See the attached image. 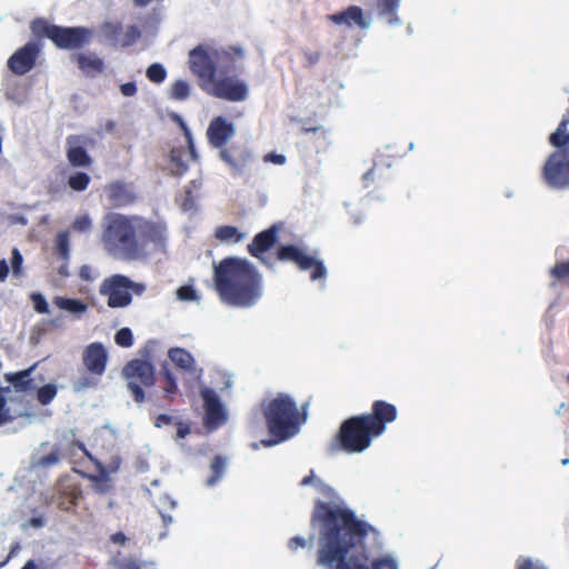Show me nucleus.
Segmentation results:
<instances>
[{"label": "nucleus", "instance_id": "31", "mask_svg": "<svg viewBox=\"0 0 569 569\" xmlns=\"http://www.w3.org/2000/svg\"><path fill=\"white\" fill-rule=\"evenodd\" d=\"M54 251L59 259L68 260L70 253V234L69 231H60L54 239Z\"/></svg>", "mask_w": 569, "mask_h": 569}, {"label": "nucleus", "instance_id": "44", "mask_svg": "<svg viewBox=\"0 0 569 569\" xmlns=\"http://www.w3.org/2000/svg\"><path fill=\"white\" fill-rule=\"evenodd\" d=\"M22 263L23 257L19 249L13 248L12 257H11V268L14 277H20L22 274Z\"/></svg>", "mask_w": 569, "mask_h": 569}, {"label": "nucleus", "instance_id": "35", "mask_svg": "<svg viewBox=\"0 0 569 569\" xmlns=\"http://www.w3.org/2000/svg\"><path fill=\"white\" fill-rule=\"evenodd\" d=\"M91 179L86 172H76L68 178V186L74 191H84Z\"/></svg>", "mask_w": 569, "mask_h": 569}, {"label": "nucleus", "instance_id": "45", "mask_svg": "<svg viewBox=\"0 0 569 569\" xmlns=\"http://www.w3.org/2000/svg\"><path fill=\"white\" fill-rule=\"evenodd\" d=\"M31 300L33 302L34 310L38 313H48L49 305L46 298L41 293H32Z\"/></svg>", "mask_w": 569, "mask_h": 569}, {"label": "nucleus", "instance_id": "63", "mask_svg": "<svg viewBox=\"0 0 569 569\" xmlns=\"http://www.w3.org/2000/svg\"><path fill=\"white\" fill-rule=\"evenodd\" d=\"M90 272H91L90 268L88 266H83L80 268L79 274H80L81 279L90 280L91 279Z\"/></svg>", "mask_w": 569, "mask_h": 569}, {"label": "nucleus", "instance_id": "3", "mask_svg": "<svg viewBox=\"0 0 569 569\" xmlns=\"http://www.w3.org/2000/svg\"><path fill=\"white\" fill-rule=\"evenodd\" d=\"M213 284L220 300L248 308L261 296V276L247 259L227 257L213 266Z\"/></svg>", "mask_w": 569, "mask_h": 569}, {"label": "nucleus", "instance_id": "50", "mask_svg": "<svg viewBox=\"0 0 569 569\" xmlns=\"http://www.w3.org/2000/svg\"><path fill=\"white\" fill-rule=\"evenodd\" d=\"M311 483H315V486L320 490V492H321V493H322V495L328 499V501H327V502H329V501H330V498H328V497L322 492V490L320 489V486H319V483H323L325 486H327V483H325V482H323V481H321L320 479H316V480H315V472H313V470H310L309 475H308V476H306V477H303V478H302V480H301V482H300V485H301V486H303V487H305V486H309V485H311ZM328 487H330V486L328 485Z\"/></svg>", "mask_w": 569, "mask_h": 569}, {"label": "nucleus", "instance_id": "22", "mask_svg": "<svg viewBox=\"0 0 569 569\" xmlns=\"http://www.w3.org/2000/svg\"><path fill=\"white\" fill-rule=\"evenodd\" d=\"M328 20L335 24H345L349 28L358 27L367 29L369 22L366 20L363 10L358 6H350L346 10L328 16Z\"/></svg>", "mask_w": 569, "mask_h": 569}, {"label": "nucleus", "instance_id": "47", "mask_svg": "<svg viewBox=\"0 0 569 569\" xmlns=\"http://www.w3.org/2000/svg\"><path fill=\"white\" fill-rule=\"evenodd\" d=\"M371 567L372 569H398L397 562L389 557L373 560Z\"/></svg>", "mask_w": 569, "mask_h": 569}, {"label": "nucleus", "instance_id": "13", "mask_svg": "<svg viewBox=\"0 0 569 569\" xmlns=\"http://www.w3.org/2000/svg\"><path fill=\"white\" fill-rule=\"evenodd\" d=\"M212 84L210 93L216 98L228 100V101H243L248 97V88L243 81H240L233 77H223L210 81Z\"/></svg>", "mask_w": 569, "mask_h": 569}, {"label": "nucleus", "instance_id": "51", "mask_svg": "<svg viewBox=\"0 0 569 569\" xmlns=\"http://www.w3.org/2000/svg\"><path fill=\"white\" fill-rule=\"evenodd\" d=\"M56 565L52 563H46L44 560H40L39 566L36 563L34 560H28L24 566L21 569H54Z\"/></svg>", "mask_w": 569, "mask_h": 569}, {"label": "nucleus", "instance_id": "6", "mask_svg": "<svg viewBox=\"0 0 569 569\" xmlns=\"http://www.w3.org/2000/svg\"><path fill=\"white\" fill-rule=\"evenodd\" d=\"M362 415L346 419L335 438L336 446L348 453H359L368 449L378 436Z\"/></svg>", "mask_w": 569, "mask_h": 569}, {"label": "nucleus", "instance_id": "56", "mask_svg": "<svg viewBox=\"0 0 569 569\" xmlns=\"http://www.w3.org/2000/svg\"><path fill=\"white\" fill-rule=\"evenodd\" d=\"M120 91L126 97H132L137 93V86L134 82H126L121 84Z\"/></svg>", "mask_w": 569, "mask_h": 569}, {"label": "nucleus", "instance_id": "24", "mask_svg": "<svg viewBox=\"0 0 569 569\" xmlns=\"http://www.w3.org/2000/svg\"><path fill=\"white\" fill-rule=\"evenodd\" d=\"M158 381L159 387L163 391V398L168 402H172L174 400L176 395L178 393V382L177 377L168 362H163L161 365Z\"/></svg>", "mask_w": 569, "mask_h": 569}, {"label": "nucleus", "instance_id": "10", "mask_svg": "<svg viewBox=\"0 0 569 569\" xmlns=\"http://www.w3.org/2000/svg\"><path fill=\"white\" fill-rule=\"evenodd\" d=\"M91 37L92 32L84 27L57 26L51 41L58 49L78 50L87 46Z\"/></svg>", "mask_w": 569, "mask_h": 569}, {"label": "nucleus", "instance_id": "29", "mask_svg": "<svg viewBox=\"0 0 569 569\" xmlns=\"http://www.w3.org/2000/svg\"><path fill=\"white\" fill-rule=\"evenodd\" d=\"M183 153L182 148H172L170 151V170L173 176L181 177L188 171V164L183 160Z\"/></svg>", "mask_w": 569, "mask_h": 569}, {"label": "nucleus", "instance_id": "57", "mask_svg": "<svg viewBox=\"0 0 569 569\" xmlns=\"http://www.w3.org/2000/svg\"><path fill=\"white\" fill-rule=\"evenodd\" d=\"M173 418L169 415H166V413H161L159 416H157L156 420H154V426L158 427V428H161L163 426H168L172 422Z\"/></svg>", "mask_w": 569, "mask_h": 569}, {"label": "nucleus", "instance_id": "48", "mask_svg": "<svg viewBox=\"0 0 569 569\" xmlns=\"http://www.w3.org/2000/svg\"><path fill=\"white\" fill-rule=\"evenodd\" d=\"M91 227V219L88 216H79L72 222V228L78 231H87Z\"/></svg>", "mask_w": 569, "mask_h": 569}, {"label": "nucleus", "instance_id": "40", "mask_svg": "<svg viewBox=\"0 0 569 569\" xmlns=\"http://www.w3.org/2000/svg\"><path fill=\"white\" fill-rule=\"evenodd\" d=\"M141 38V31L137 26H129L120 39L122 47H130Z\"/></svg>", "mask_w": 569, "mask_h": 569}, {"label": "nucleus", "instance_id": "14", "mask_svg": "<svg viewBox=\"0 0 569 569\" xmlns=\"http://www.w3.org/2000/svg\"><path fill=\"white\" fill-rule=\"evenodd\" d=\"M40 50L38 42L29 41L9 58L8 68L14 74H26L34 67Z\"/></svg>", "mask_w": 569, "mask_h": 569}, {"label": "nucleus", "instance_id": "7", "mask_svg": "<svg viewBox=\"0 0 569 569\" xmlns=\"http://www.w3.org/2000/svg\"><path fill=\"white\" fill-rule=\"evenodd\" d=\"M127 388L134 402L142 403L146 400L144 388L153 387L157 377L154 366L143 359H132L122 368Z\"/></svg>", "mask_w": 569, "mask_h": 569}, {"label": "nucleus", "instance_id": "32", "mask_svg": "<svg viewBox=\"0 0 569 569\" xmlns=\"http://www.w3.org/2000/svg\"><path fill=\"white\" fill-rule=\"evenodd\" d=\"M56 24H50L44 19L38 18L31 22V31L39 38H48L52 40V33H54Z\"/></svg>", "mask_w": 569, "mask_h": 569}, {"label": "nucleus", "instance_id": "33", "mask_svg": "<svg viewBox=\"0 0 569 569\" xmlns=\"http://www.w3.org/2000/svg\"><path fill=\"white\" fill-rule=\"evenodd\" d=\"M103 36L114 42H120V36L122 33V24L119 21H106L100 28Z\"/></svg>", "mask_w": 569, "mask_h": 569}, {"label": "nucleus", "instance_id": "49", "mask_svg": "<svg viewBox=\"0 0 569 569\" xmlns=\"http://www.w3.org/2000/svg\"><path fill=\"white\" fill-rule=\"evenodd\" d=\"M97 386V381H94L90 377H81L73 383V389L76 391H82L88 388H92Z\"/></svg>", "mask_w": 569, "mask_h": 569}, {"label": "nucleus", "instance_id": "28", "mask_svg": "<svg viewBox=\"0 0 569 569\" xmlns=\"http://www.w3.org/2000/svg\"><path fill=\"white\" fill-rule=\"evenodd\" d=\"M54 303L58 308L66 310L74 316H81L88 309L87 303L79 299L57 297Z\"/></svg>", "mask_w": 569, "mask_h": 569}, {"label": "nucleus", "instance_id": "25", "mask_svg": "<svg viewBox=\"0 0 569 569\" xmlns=\"http://www.w3.org/2000/svg\"><path fill=\"white\" fill-rule=\"evenodd\" d=\"M73 61L77 62L78 68L87 77H97L102 73L104 69V62L96 53H77L72 57Z\"/></svg>", "mask_w": 569, "mask_h": 569}, {"label": "nucleus", "instance_id": "58", "mask_svg": "<svg viewBox=\"0 0 569 569\" xmlns=\"http://www.w3.org/2000/svg\"><path fill=\"white\" fill-rule=\"evenodd\" d=\"M171 118H172V119L178 123V126L181 128V130L183 131V133H184V136H186L187 140H190V134H191V132H190V130H189V128H188L187 123L183 121V119H182L179 114H172V117H171Z\"/></svg>", "mask_w": 569, "mask_h": 569}, {"label": "nucleus", "instance_id": "5", "mask_svg": "<svg viewBox=\"0 0 569 569\" xmlns=\"http://www.w3.org/2000/svg\"><path fill=\"white\" fill-rule=\"evenodd\" d=\"M569 117L559 122L557 129L549 136V143L557 150L551 152L541 170L543 182L557 190L569 189Z\"/></svg>", "mask_w": 569, "mask_h": 569}, {"label": "nucleus", "instance_id": "2", "mask_svg": "<svg viewBox=\"0 0 569 569\" xmlns=\"http://www.w3.org/2000/svg\"><path fill=\"white\" fill-rule=\"evenodd\" d=\"M101 241L106 250L123 259H138L148 243L164 247L167 234L162 223L141 216L108 213L103 219Z\"/></svg>", "mask_w": 569, "mask_h": 569}, {"label": "nucleus", "instance_id": "62", "mask_svg": "<svg viewBox=\"0 0 569 569\" xmlns=\"http://www.w3.org/2000/svg\"><path fill=\"white\" fill-rule=\"evenodd\" d=\"M227 54L232 58H242L243 57L242 49L239 47H231L229 49V51H227Z\"/></svg>", "mask_w": 569, "mask_h": 569}, {"label": "nucleus", "instance_id": "43", "mask_svg": "<svg viewBox=\"0 0 569 569\" xmlns=\"http://www.w3.org/2000/svg\"><path fill=\"white\" fill-rule=\"evenodd\" d=\"M177 297L182 301H196L199 299L197 291L192 286H181L177 290Z\"/></svg>", "mask_w": 569, "mask_h": 569}, {"label": "nucleus", "instance_id": "26", "mask_svg": "<svg viewBox=\"0 0 569 569\" xmlns=\"http://www.w3.org/2000/svg\"><path fill=\"white\" fill-rule=\"evenodd\" d=\"M36 366L28 369L4 375L6 381L10 382L17 392H31L36 389L33 379L30 377Z\"/></svg>", "mask_w": 569, "mask_h": 569}, {"label": "nucleus", "instance_id": "8", "mask_svg": "<svg viewBox=\"0 0 569 569\" xmlns=\"http://www.w3.org/2000/svg\"><path fill=\"white\" fill-rule=\"evenodd\" d=\"M144 286L132 281L123 274H112L100 284L99 292L108 298V307L124 308L132 301V293L141 295Z\"/></svg>", "mask_w": 569, "mask_h": 569}, {"label": "nucleus", "instance_id": "21", "mask_svg": "<svg viewBox=\"0 0 569 569\" xmlns=\"http://www.w3.org/2000/svg\"><path fill=\"white\" fill-rule=\"evenodd\" d=\"M280 228L272 224L270 228L257 233L252 242L248 244V252L260 260H263V253L270 250L277 242Z\"/></svg>", "mask_w": 569, "mask_h": 569}, {"label": "nucleus", "instance_id": "53", "mask_svg": "<svg viewBox=\"0 0 569 569\" xmlns=\"http://www.w3.org/2000/svg\"><path fill=\"white\" fill-rule=\"evenodd\" d=\"M59 461L58 452H50L40 458L39 465L42 467H50L56 465Z\"/></svg>", "mask_w": 569, "mask_h": 569}, {"label": "nucleus", "instance_id": "61", "mask_svg": "<svg viewBox=\"0 0 569 569\" xmlns=\"http://www.w3.org/2000/svg\"><path fill=\"white\" fill-rule=\"evenodd\" d=\"M302 131H303L305 133H310V132H312V133H317V132H320L325 139H326V137H327V131H326V130H323L321 127H305V128L302 129Z\"/></svg>", "mask_w": 569, "mask_h": 569}, {"label": "nucleus", "instance_id": "4", "mask_svg": "<svg viewBox=\"0 0 569 569\" xmlns=\"http://www.w3.org/2000/svg\"><path fill=\"white\" fill-rule=\"evenodd\" d=\"M263 417L273 440L266 445L286 441L299 431L301 423L296 401L286 393H278L273 399L262 405Z\"/></svg>", "mask_w": 569, "mask_h": 569}, {"label": "nucleus", "instance_id": "9", "mask_svg": "<svg viewBox=\"0 0 569 569\" xmlns=\"http://www.w3.org/2000/svg\"><path fill=\"white\" fill-rule=\"evenodd\" d=\"M277 258L280 261L293 262L300 270H310V279L312 281L323 279L327 276V269L323 262L308 253L295 244H283L277 250Z\"/></svg>", "mask_w": 569, "mask_h": 569}, {"label": "nucleus", "instance_id": "36", "mask_svg": "<svg viewBox=\"0 0 569 569\" xmlns=\"http://www.w3.org/2000/svg\"><path fill=\"white\" fill-rule=\"evenodd\" d=\"M226 468V460L221 456H214L210 469L212 471V476L208 479V485H214L222 476Z\"/></svg>", "mask_w": 569, "mask_h": 569}, {"label": "nucleus", "instance_id": "55", "mask_svg": "<svg viewBox=\"0 0 569 569\" xmlns=\"http://www.w3.org/2000/svg\"><path fill=\"white\" fill-rule=\"evenodd\" d=\"M266 162H272L274 164H283L286 162V157L283 154L269 152L264 156Z\"/></svg>", "mask_w": 569, "mask_h": 569}, {"label": "nucleus", "instance_id": "20", "mask_svg": "<svg viewBox=\"0 0 569 569\" xmlns=\"http://www.w3.org/2000/svg\"><path fill=\"white\" fill-rule=\"evenodd\" d=\"M236 132L234 126L232 122L228 121L226 118L219 116L214 117L207 129V137L209 143L213 148L221 149L226 147L229 139L233 137Z\"/></svg>", "mask_w": 569, "mask_h": 569}, {"label": "nucleus", "instance_id": "54", "mask_svg": "<svg viewBox=\"0 0 569 569\" xmlns=\"http://www.w3.org/2000/svg\"><path fill=\"white\" fill-rule=\"evenodd\" d=\"M303 56L307 60L308 67H313L317 64L321 58V52L319 51H311V50H305Z\"/></svg>", "mask_w": 569, "mask_h": 569}, {"label": "nucleus", "instance_id": "37", "mask_svg": "<svg viewBox=\"0 0 569 569\" xmlns=\"http://www.w3.org/2000/svg\"><path fill=\"white\" fill-rule=\"evenodd\" d=\"M57 391L58 390L54 385L47 383L38 389L37 399L43 406L49 405L57 396Z\"/></svg>", "mask_w": 569, "mask_h": 569}, {"label": "nucleus", "instance_id": "38", "mask_svg": "<svg viewBox=\"0 0 569 569\" xmlns=\"http://www.w3.org/2000/svg\"><path fill=\"white\" fill-rule=\"evenodd\" d=\"M515 569H549L541 560L520 556L517 558Z\"/></svg>", "mask_w": 569, "mask_h": 569}, {"label": "nucleus", "instance_id": "52", "mask_svg": "<svg viewBox=\"0 0 569 569\" xmlns=\"http://www.w3.org/2000/svg\"><path fill=\"white\" fill-rule=\"evenodd\" d=\"M308 545V541L307 539H305L303 537H300V536H296V537H292L289 541H288V547L292 550V551H296L298 550L299 548H306Z\"/></svg>", "mask_w": 569, "mask_h": 569}, {"label": "nucleus", "instance_id": "17", "mask_svg": "<svg viewBox=\"0 0 569 569\" xmlns=\"http://www.w3.org/2000/svg\"><path fill=\"white\" fill-rule=\"evenodd\" d=\"M82 362L86 370L94 377H101L107 368L108 352L101 342L88 345L82 352Z\"/></svg>", "mask_w": 569, "mask_h": 569}, {"label": "nucleus", "instance_id": "59", "mask_svg": "<svg viewBox=\"0 0 569 569\" xmlns=\"http://www.w3.org/2000/svg\"><path fill=\"white\" fill-rule=\"evenodd\" d=\"M110 541H111L112 543H114V545L124 546V545H126V542L128 541V538H127V536H126L123 532L118 531V532L112 533V535L110 536Z\"/></svg>", "mask_w": 569, "mask_h": 569}, {"label": "nucleus", "instance_id": "34", "mask_svg": "<svg viewBox=\"0 0 569 569\" xmlns=\"http://www.w3.org/2000/svg\"><path fill=\"white\" fill-rule=\"evenodd\" d=\"M190 96V86L186 80H177L171 84L170 98L183 101Z\"/></svg>", "mask_w": 569, "mask_h": 569}, {"label": "nucleus", "instance_id": "12", "mask_svg": "<svg viewBox=\"0 0 569 569\" xmlns=\"http://www.w3.org/2000/svg\"><path fill=\"white\" fill-rule=\"evenodd\" d=\"M168 358L186 381H198L202 369L198 367L194 357L184 348L172 347L168 350Z\"/></svg>", "mask_w": 569, "mask_h": 569}, {"label": "nucleus", "instance_id": "23", "mask_svg": "<svg viewBox=\"0 0 569 569\" xmlns=\"http://www.w3.org/2000/svg\"><path fill=\"white\" fill-rule=\"evenodd\" d=\"M106 191L110 204L116 208L130 206L137 199L134 192L122 181L109 183Z\"/></svg>", "mask_w": 569, "mask_h": 569}, {"label": "nucleus", "instance_id": "30", "mask_svg": "<svg viewBox=\"0 0 569 569\" xmlns=\"http://www.w3.org/2000/svg\"><path fill=\"white\" fill-rule=\"evenodd\" d=\"M214 237L221 242H240L243 239L237 227L233 226H220L214 231Z\"/></svg>", "mask_w": 569, "mask_h": 569}, {"label": "nucleus", "instance_id": "16", "mask_svg": "<svg viewBox=\"0 0 569 569\" xmlns=\"http://www.w3.org/2000/svg\"><path fill=\"white\" fill-rule=\"evenodd\" d=\"M219 157L230 167L234 176L242 174L252 161V153L244 144L223 147L220 149Z\"/></svg>", "mask_w": 569, "mask_h": 569}, {"label": "nucleus", "instance_id": "42", "mask_svg": "<svg viewBox=\"0 0 569 569\" xmlns=\"http://www.w3.org/2000/svg\"><path fill=\"white\" fill-rule=\"evenodd\" d=\"M550 273L557 280L569 279V261L556 263L551 268Z\"/></svg>", "mask_w": 569, "mask_h": 569}, {"label": "nucleus", "instance_id": "15", "mask_svg": "<svg viewBox=\"0 0 569 569\" xmlns=\"http://www.w3.org/2000/svg\"><path fill=\"white\" fill-rule=\"evenodd\" d=\"M201 398L203 400L206 426L209 428H218L226 423L227 413L217 392L206 388L201 390Z\"/></svg>", "mask_w": 569, "mask_h": 569}, {"label": "nucleus", "instance_id": "39", "mask_svg": "<svg viewBox=\"0 0 569 569\" xmlns=\"http://www.w3.org/2000/svg\"><path fill=\"white\" fill-rule=\"evenodd\" d=\"M147 78L153 83H161L167 77L164 67L160 63H152L146 71Z\"/></svg>", "mask_w": 569, "mask_h": 569}, {"label": "nucleus", "instance_id": "60", "mask_svg": "<svg viewBox=\"0 0 569 569\" xmlns=\"http://www.w3.org/2000/svg\"><path fill=\"white\" fill-rule=\"evenodd\" d=\"M9 273V266L4 259L0 260V281H4Z\"/></svg>", "mask_w": 569, "mask_h": 569}, {"label": "nucleus", "instance_id": "27", "mask_svg": "<svg viewBox=\"0 0 569 569\" xmlns=\"http://www.w3.org/2000/svg\"><path fill=\"white\" fill-rule=\"evenodd\" d=\"M401 0H377L376 7L380 17H385L389 24L400 22L397 10Z\"/></svg>", "mask_w": 569, "mask_h": 569}, {"label": "nucleus", "instance_id": "41", "mask_svg": "<svg viewBox=\"0 0 569 569\" xmlns=\"http://www.w3.org/2000/svg\"><path fill=\"white\" fill-rule=\"evenodd\" d=\"M114 341L118 346L129 348L133 345L132 331L129 328H121L114 336Z\"/></svg>", "mask_w": 569, "mask_h": 569}, {"label": "nucleus", "instance_id": "11", "mask_svg": "<svg viewBox=\"0 0 569 569\" xmlns=\"http://www.w3.org/2000/svg\"><path fill=\"white\" fill-rule=\"evenodd\" d=\"M361 415L367 418V422L379 437L386 431L387 426L397 419L398 409L395 405L385 400H375L371 405V411Z\"/></svg>", "mask_w": 569, "mask_h": 569}, {"label": "nucleus", "instance_id": "1", "mask_svg": "<svg viewBox=\"0 0 569 569\" xmlns=\"http://www.w3.org/2000/svg\"><path fill=\"white\" fill-rule=\"evenodd\" d=\"M319 486L330 501L317 499L310 517L311 526L319 532L317 563L326 569H351L347 561L350 550L376 529L358 519L332 487Z\"/></svg>", "mask_w": 569, "mask_h": 569}, {"label": "nucleus", "instance_id": "19", "mask_svg": "<svg viewBox=\"0 0 569 569\" xmlns=\"http://www.w3.org/2000/svg\"><path fill=\"white\" fill-rule=\"evenodd\" d=\"M191 71L199 78L213 81L216 76V63L209 52L202 46H198L189 53Z\"/></svg>", "mask_w": 569, "mask_h": 569}, {"label": "nucleus", "instance_id": "46", "mask_svg": "<svg viewBox=\"0 0 569 569\" xmlns=\"http://www.w3.org/2000/svg\"><path fill=\"white\" fill-rule=\"evenodd\" d=\"M113 566L117 569H141L140 563L131 557L123 558V559H116L113 561Z\"/></svg>", "mask_w": 569, "mask_h": 569}, {"label": "nucleus", "instance_id": "64", "mask_svg": "<svg viewBox=\"0 0 569 569\" xmlns=\"http://www.w3.org/2000/svg\"><path fill=\"white\" fill-rule=\"evenodd\" d=\"M187 141H188V149H189L190 158L192 160H197V152H196L194 144L192 142V137L190 136V140H187Z\"/></svg>", "mask_w": 569, "mask_h": 569}, {"label": "nucleus", "instance_id": "18", "mask_svg": "<svg viewBox=\"0 0 569 569\" xmlns=\"http://www.w3.org/2000/svg\"><path fill=\"white\" fill-rule=\"evenodd\" d=\"M92 142V139L80 134H71L67 138V159L72 167L88 168L92 164V158L86 150V146Z\"/></svg>", "mask_w": 569, "mask_h": 569}]
</instances>
